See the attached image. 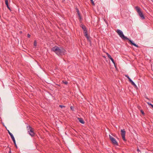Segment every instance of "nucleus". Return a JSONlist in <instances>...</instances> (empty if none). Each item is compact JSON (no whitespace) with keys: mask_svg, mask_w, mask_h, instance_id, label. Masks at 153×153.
Here are the masks:
<instances>
[{"mask_svg":"<svg viewBox=\"0 0 153 153\" xmlns=\"http://www.w3.org/2000/svg\"><path fill=\"white\" fill-rule=\"evenodd\" d=\"M51 51L55 52L57 55H60L62 54H64L65 51L62 48L55 46L51 49Z\"/></svg>","mask_w":153,"mask_h":153,"instance_id":"f03ea898","label":"nucleus"},{"mask_svg":"<svg viewBox=\"0 0 153 153\" xmlns=\"http://www.w3.org/2000/svg\"><path fill=\"white\" fill-rule=\"evenodd\" d=\"M84 34L85 36L87 38L88 40L89 39V36H88V34L87 31L84 32Z\"/></svg>","mask_w":153,"mask_h":153,"instance_id":"9d476101","label":"nucleus"},{"mask_svg":"<svg viewBox=\"0 0 153 153\" xmlns=\"http://www.w3.org/2000/svg\"><path fill=\"white\" fill-rule=\"evenodd\" d=\"M14 143V144L16 147V148H17V145L16 144V141H15V138L14 137V136H13V137H11Z\"/></svg>","mask_w":153,"mask_h":153,"instance_id":"1a4fd4ad","label":"nucleus"},{"mask_svg":"<svg viewBox=\"0 0 153 153\" xmlns=\"http://www.w3.org/2000/svg\"><path fill=\"white\" fill-rule=\"evenodd\" d=\"M109 59H111V58H112V57H111V55H110L109 56V57H108Z\"/></svg>","mask_w":153,"mask_h":153,"instance_id":"c756f323","label":"nucleus"},{"mask_svg":"<svg viewBox=\"0 0 153 153\" xmlns=\"http://www.w3.org/2000/svg\"><path fill=\"white\" fill-rule=\"evenodd\" d=\"M106 55H107L108 57H109L110 55L109 53H106Z\"/></svg>","mask_w":153,"mask_h":153,"instance_id":"393cba45","label":"nucleus"},{"mask_svg":"<svg viewBox=\"0 0 153 153\" xmlns=\"http://www.w3.org/2000/svg\"><path fill=\"white\" fill-rule=\"evenodd\" d=\"M147 104L149 105H150L153 108V105H152V104H151V103H150V102H147Z\"/></svg>","mask_w":153,"mask_h":153,"instance_id":"a211bd4d","label":"nucleus"},{"mask_svg":"<svg viewBox=\"0 0 153 153\" xmlns=\"http://www.w3.org/2000/svg\"><path fill=\"white\" fill-rule=\"evenodd\" d=\"M78 16H79V19H80V20H81V16H80V14H79V15H78Z\"/></svg>","mask_w":153,"mask_h":153,"instance_id":"5701e85b","label":"nucleus"},{"mask_svg":"<svg viewBox=\"0 0 153 153\" xmlns=\"http://www.w3.org/2000/svg\"><path fill=\"white\" fill-rule=\"evenodd\" d=\"M137 151L138 152H141L140 151V150L138 148L137 149Z\"/></svg>","mask_w":153,"mask_h":153,"instance_id":"7c9ffc66","label":"nucleus"},{"mask_svg":"<svg viewBox=\"0 0 153 153\" xmlns=\"http://www.w3.org/2000/svg\"><path fill=\"white\" fill-rule=\"evenodd\" d=\"M11 151L10 150L9 152V153H11Z\"/></svg>","mask_w":153,"mask_h":153,"instance_id":"473e14b6","label":"nucleus"},{"mask_svg":"<svg viewBox=\"0 0 153 153\" xmlns=\"http://www.w3.org/2000/svg\"><path fill=\"white\" fill-rule=\"evenodd\" d=\"M5 4L6 5L8 4V0H5Z\"/></svg>","mask_w":153,"mask_h":153,"instance_id":"6ab92c4d","label":"nucleus"},{"mask_svg":"<svg viewBox=\"0 0 153 153\" xmlns=\"http://www.w3.org/2000/svg\"><path fill=\"white\" fill-rule=\"evenodd\" d=\"M78 120L79 122L83 124L85 123V122L82 118H78Z\"/></svg>","mask_w":153,"mask_h":153,"instance_id":"0eeeda50","label":"nucleus"},{"mask_svg":"<svg viewBox=\"0 0 153 153\" xmlns=\"http://www.w3.org/2000/svg\"><path fill=\"white\" fill-rule=\"evenodd\" d=\"M81 27H82V29L83 30L84 32L86 31L87 30L85 26L83 24H81L80 25Z\"/></svg>","mask_w":153,"mask_h":153,"instance_id":"6e6552de","label":"nucleus"},{"mask_svg":"<svg viewBox=\"0 0 153 153\" xmlns=\"http://www.w3.org/2000/svg\"><path fill=\"white\" fill-rule=\"evenodd\" d=\"M121 135L124 141H126L125 138L126 131L124 129L121 130Z\"/></svg>","mask_w":153,"mask_h":153,"instance_id":"423d86ee","label":"nucleus"},{"mask_svg":"<svg viewBox=\"0 0 153 153\" xmlns=\"http://www.w3.org/2000/svg\"><path fill=\"white\" fill-rule=\"evenodd\" d=\"M71 109H72V107L71 106Z\"/></svg>","mask_w":153,"mask_h":153,"instance_id":"72a5a7b5","label":"nucleus"},{"mask_svg":"<svg viewBox=\"0 0 153 153\" xmlns=\"http://www.w3.org/2000/svg\"><path fill=\"white\" fill-rule=\"evenodd\" d=\"M106 55H107L108 57H109L110 55L109 53H106Z\"/></svg>","mask_w":153,"mask_h":153,"instance_id":"a878e982","label":"nucleus"},{"mask_svg":"<svg viewBox=\"0 0 153 153\" xmlns=\"http://www.w3.org/2000/svg\"><path fill=\"white\" fill-rule=\"evenodd\" d=\"M125 76L128 79L129 77V76H128V75H125Z\"/></svg>","mask_w":153,"mask_h":153,"instance_id":"b1692460","label":"nucleus"},{"mask_svg":"<svg viewBox=\"0 0 153 153\" xmlns=\"http://www.w3.org/2000/svg\"><path fill=\"white\" fill-rule=\"evenodd\" d=\"M27 36L28 37L30 38V34H27Z\"/></svg>","mask_w":153,"mask_h":153,"instance_id":"cd10ccee","label":"nucleus"},{"mask_svg":"<svg viewBox=\"0 0 153 153\" xmlns=\"http://www.w3.org/2000/svg\"><path fill=\"white\" fill-rule=\"evenodd\" d=\"M106 55H107L108 57H109L110 55L109 53H106Z\"/></svg>","mask_w":153,"mask_h":153,"instance_id":"bb28decb","label":"nucleus"},{"mask_svg":"<svg viewBox=\"0 0 153 153\" xmlns=\"http://www.w3.org/2000/svg\"><path fill=\"white\" fill-rule=\"evenodd\" d=\"M6 6H7V8L9 9L10 10H11V9L9 7V5H8V4H7L6 5Z\"/></svg>","mask_w":153,"mask_h":153,"instance_id":"aec40b11","label":"nucleus"},{"mask_svg":"<svg viewBox=\"0 0 153 153\" xmlns=\"http://www.w3.org/2000/svg\"><path fill=\"white\" fill-rule=\"evenodd\" d=\"M34 45L35 46H36L37 45V42L36 40H34Z\"/></svg>","mask_w":153,"mask_h":153,"instance_id":"4468645a","label":"nucleus"},{"mask_svg":"<svg viewBox=\"0 0 153 153\" xmlns=\"http://www.w3.org/2000/svg\"><path fill=\"white\" fill-rule=\"evenodd\" d=\"M128 80L130 82H131L132 80L130 79V77L128 78Z\"/></svg>","mask_w":153,"mask_h":153,"instance_id":"4be33fe9","label":"nucleus"},{"mask_svg":"<svg viewBox=\"0 0 153 153\" xmlns=\"http://www.w3.org/2000/svg\"><path fill=\"white\" fill-rule=\"evenodd\" d=\"M109 137L110 139L113 144L114 145L118 146V143L115 139L110 135H109Z\"/></svg>","mask_w":153,"mask_h":153,"instance_id":"39448f33","label":"nucleus"},{"mask_svg":"<svg viewBox=\"0 0 153 153\" xmlns=\"http://www.w3.org/2000/svg\"><path fill=\"white\" fill-rule=\"evenodd\" d=\"M128 80L130 82H131L132 80L130 79V77L128 78Z\"/></svg>","mask_w":153,"mask_h":153,"instance_id":"412c9836","label":"nucleus"},{"mask_svg":"<svg viewBox=\"0 0 153 153\" xmlns=\"http://www.w3.org/2000/svg\"><path fill=\"white\" fill-rule=\"evenodd\" d=\"M111 61L112 62H113V63L114 65H115V63L114 61V59H113L112 58H111V59H110Z\"/></svg>","mask_w":153,"mask_h":153,"instance_id":"2eb2a0df","label":"nucleus"},{"mask_svg":"<svg viewBox=\"0 0 153 153\" xmlns=\"http://www.w3.org/2000/svg\"><path fill=\"white\" fill-rule=\"evenodd\" d=\"M147 98V99L149 100V99L148 98Z\"/></svg>","mask_w":153,"mask_h":153,"instance_id":"f704fd0d","label":"nucleus"},{"mask_svg":"<svg viewBox=\"0 0 153 153\" xmlns=\"http://www.w3.org/2000/svg\"><path fill=\"white\" fill-rule=\"evenodd\" d=\"M8 133L9 134H10V135L11 137H13V134L11 132H10L9 130H8Z\"/></svg>","mask_w":153,"mask_h":153,"instance_id":"ddd939ff","label":"nucleus"},{"mask_svg":"<svg viewBox=\"0 0 153 153\" xmlns=\"http://www.w3.org/2000/svg\"><path fill=\"white\" fill-rule=\"evenodd\" d=\"M59 107H60L62 108H65V106L61 105H59Z\"/></svg>","mask_w":153,"mask_h":153,"instance_id":"dca6fc26","label":"nucleus"},{"mask_svg":"<svg viewBox=\"0 0 153 153\" xmlns=\"http://www.w3.org/2000/svg\"><path fill=\"white\" fill-rule=\"evenodd\" d=\"M116 32L118 33V35L123 40H129V42H130V43L132 45H133L134 46L137 47L138 48L139 46L138 45H137L136 44H135L134 42H133V41L127 38V37L125 36L123 34V32L120 30L119 29H117L116 31Z\"/></svg>","mask_w":153,"mask_h":153,"instance_id":"f257e3e1","label":"nucleus"},{"mask_svg":"<svg viewBox=\"0 0 153 153\" xmlns=\"http://www.w3.org/2000/svg\"><path fill=\"white\" fill-rule=\"evenodd\" d=\"M90 1H91L92 3L93 4H94V2L93 1V0H90Z\"/></svg>","mask_w":153,"mask_h":153,"instance_id":"c85d7f7f","label":"nucleus"},{"mask_svg":"<svg viewBox=\"0 0 153 153\" xmlns=\"http://www.w3.org/2000/svg\"><path fill=\"white\" fill-rule=\"evenodd\" d=\"M141 112L143 114H144V113L143 111H141Z\"/></svg>","mask_w":153,"mask_h":153,"instance_id":"2f4dec72","label":"nucleus"},{"mask_svg":"<svg viewBox=\"0 0 153 153\" xmlns=\"http://www.w3.org/2000/svg\"><path fill=\"white\" fill-rule=\"evenodd\" d=\"M27 128H28V132L29 134L32 137H33L35 134V133L34 132L33 129L30 126H27Z\"/></svg>","mask_w":153,"mask_h":153,"instance_id":"20e7f679","label":"nucleus"},{"mask_svg":"<svg viewBox=\"0 0 153 153\" xmlns=\"http://www.w3.org/2000/svg\"><path fill=\"white\" fill-rule=\"evenodd\" d=\"M131 84H132V85H133V86H134L135 87H137V85H136L135 84V83H134V82H133V81H132L131 82Z\"/></svg>","mask_w":153,"mask_h":153,"instance_id":"9b49d317","label":"nucleus"},{"mask_svg":"<svg viewBox=\"0 0 153 153\" xmlns=\"http://www.w3.org/2000/svg\"><path fill=\"white\" fill-rule=\"evenodd\" d=\"M62 82L63 83L66 85H67V84L68 83V82L66 81H63Z\"/></svg>","mask_w":153,"mask_h":153,"instance_id":"f3484780","label":"nucleus"},{"mask_svg":"<svg viewBox=\"0 0 153 153\" xmlns=\"http://www.w3.org/2000/svg\"><path fill=\"white\" fill-rule=\"evenodd\" d=\"M76 10L77 12L78 15H79V14H80L79 11V10H78V9L77 8H76Z\"/></svg>","mask_w":153,"mask_h":153,"instance_id":"f8f14e48","label":"nucleus"},{"mask_svg":"<svg viewBox=\"0 0 153 153\" xmlns=\"http://www.w3.org/2000/svg\"><path fill=\"white\" fill-rule=\"evenodd\" d=\"M135 8L140 18L142 19H144L145 18L141 11L140 8L138 6L136 7Z\"/></svg>","mask_w":153,"mask_h":153,"instance_id":"7ed1b4c3","label":"nucleus"}]
</instances>
